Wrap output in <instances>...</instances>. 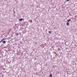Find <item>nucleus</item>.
Instances as JSON below:
<instances>
[{
	"label": "nucleus",
	"instance_id": "6e6552de",
	"mask_svg": "<svg viewBox=\"0 0 77 77\" xmlns=\"http://www.w3.org/2000/svg\"><path fill=\"white\" fill-rule=\"evenodd\" d=\"M4 40H5V39L4 38H3L2 40L3 41H4Z\"/></svg>",
	"mask_w": 77,
	"mask_h": 77
},
{
	"label": "nucleus",
	"instance_id": "9b49d317",
	"mask_svg": "<svg viewBox=\"0 0 77 77\" xmlns=\"http://www.w3.org/2000/svg\"><path fill=\"white\" fill-rule=\"evenodd\" d=\"M67 2H68L69 0H66Z\"/></svg>",
	"mask_w": 77,
	"mask_h": 77
},
{
	"label": "nucleus",
	"instance_id": "423d86ee",
	"mask_svg": "<svg viewBox=\"0 0 77 77\" xmlns=\"http://www.w3.org/2000/svg\"><path fill=\"white\" fill-rule=\"evenodd\" d=\"M3 44H5V43H6V41H3Z\"/></svg>",
	"mask_w": 77,
	"mask_h": 77
},
{
	"label": "nucleus",
	"instance_id": "1a4fd4ad",
	"mask_svg": "<svg viewBox=\"0 0 77 77\" xmlns=\"http://www.w3.org/2000/svg\"><path fill=\"white\" fill-rule=\"evenodd\" d=\"M30 22H31V23H32V20H30Z\"/></svg>",
	"mask_w": 77,
	"mask_h": 77
},
{
	"label": "nucleus",
	"instance_id": "0eeeda50",
	"mask_svg": "<svg viewBox=\"0 0 77 77\" xmlns=\"http://www.w3.org/2000/svg\"><path fill=\"white\" fill-rule=\"evenodd\" d=\"M48 33H51V31H49L48 32Z\"/></svg>",
	"mask_w": 77,
	"mask_h": 77
},
{
	"label": "nucleus",
	"instance_id": "7ed1b4c3",
	"mask_svg": "<svg viewBox=\"0 0 77 77\" xmlns=\"http://www.w3.org/2000/svg\"><path fill=\"white\" fill-rule=\"evenodd\" d=\"M69 23L68 22H67L66 23V25L67 26H69Z\"/></svg>",
	"mask_w": 77,
	"mask_h": 77
},
{
	"label": "nucleus",
	"instance_id": "f03ea898",
	"mask_svg": "<svg viewBox=\"0 0 77 77\" xmlns=\"http://www.w3.org/2000/svg\"><path fill=\"white\" fill-rule=\"evenodd\" d=\"M19 20L20 21H23V19L21 18L19 19Z\"/></svg>",
	"mask_w": 77,
	"mask_h": 77
},
{
	"label": "nucleus",
	"instance_id": "f257e3e1",
	"mask_svg": "<svg viewBox=\"0 0 77 77\" xmlns=\"http://www.w3.org/2000/svg\"><path fill=\"white\" fill-rule=\"evenodd\" d=\"M15 35L16 36H17L19 35V34H18V33H16L15 34Z\"/></svg>",
	"mask_w": 77,
	"mask_h": 77
},
{
	"label": "nucleus",
	"instance_id": "39448f33",
	"mask_svg": "<svg viewBox=\"0 0 77 77\" xmlns=\"http://www.w3.org/2000/svg\"><path fill=\"white\" fill-rule=\"evenodd\" d=\"M67 21L68 22H69V21H71V19L68 20Z\"/></svg>",
	"mask_w": 77,
	"mask_h": 77
},
{
	"label": "nucleus",
	"instance_id": "9d476101",
	"mask_svg": "<svg viewBox=\"0 0 77 77\" xmlns=\"http://www.w3.org/2000/svg\"><path fill=\"white\" fill-rule=\"evenodd\" d=\"M2 40H1L0 42V43H1V42H2Z\"/></svg>",
	"mask_w": 77,
	"mask_h": 77
},
{
	"label": "nucleus",
	"instance_id": "20e7f679",
	"mask_svg": "<svg viewBox=\"0 0 77 77\" xmlns=\"http://www.w3.org/2000/svg\"><path fill=\"white\" fill-rule=\"evenodd\" d=\"M49 77H52V75L51 74H50Z\"/></svg>",
	"mask_w": 77,
	"mask_h": 77
}]
</instances>
